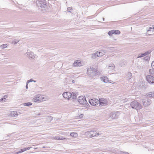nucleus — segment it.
I'll list each match as a JSON object with an SVG mask.
<instances>
[{"mask_svg": "<svg viewBox=\"0 0 154 154\" xmlns=\"http://www.w3.org/2000/svg\"><path fill=\"white\" fill-rule=\"evenodd\" d=\"M97 73V70L95 68L90 66L87 69V74L89 76L93 77Z\"/></svg>", "mask_w": 154, "mask_h": 154, "instance_id": "obj_1", "label": "nucleus"}, {"mask_svg": "<svg viewBox=\"0 0 154 154\" xmlns=\"http://www.w3.org/2000/svg\"><path fill=\"white\" fill-rule=\"evenodd\" d=\"M131 106L132 108L137 110L140 109L142 108L141 105L136 100H134L131 103Z\"/></svg>", "mask_w": 154, "mask_h": 154, "instance_id": "obj_2", "label": "nucleus"}, {"mask_svg": "<svg viewBox=\"0 0 154 154\" xmlns=\"http://www.w3.org/2000/svg\"><path fill=\"white\" fill-rule=\"evenodd\" d=\"M36 5L38 7H40L42 8H45L47 7V3L44 0H37L35 2Z\"/></svg>", "mask_w": 154, "mask_h": 154, "instance_id": "obj_3", "label": "nucleus"}, {"mask_svg": "<svg viewBox=\"0 0 154 154\" xmlns=\"http://www.w3.org/2000/svg\"><path fill=\"white\" fill-rule=\"evenodd\" d=\"M86 134L87 135H90V138H92L94 137L98 136L100 134L99 133H97L96 131H87L86 132Z\"/></svg>", "mask_w": 154, "mask_h": 154, "instance_id": "obj_4", "label": "nucleus"}, {"mask_svg": "<svg viewBox=\"0 0 154 154\" xmlns=\"http://www.w3.org/2000/svg\"><path fill=\"white\" fill-rule=\"evenodd\" d=\"M89 103L91 105L96 106L99 103L100 101L99 100L97 99L93 98L90 100L89 101Z\"/></svg>", "mask_w": 154, "mask_h": 154, "instance_id": "obj_5", "label": "nucleus"}, {"mask_svg": "<svg viewBox=\"0 0 154 154\" xmlns=\"http://www.w3.org/2000/svg\"><path fill=\"white\" fill-rule=\"evenodd\" d=\"M78 100L79 103L82 104H85L87 102L85 97L83 96L79 97Z\"/></svg>", "mask_w": 154, "mask_h": 154, "instance_id": "obj_6", "label": "nucleus"}, {"mask_svg": "<svg viewBox=\"0 0 154 154\" xmlns=\"http://www.w3.org/2000/svg\"><path fill=\"white\" fill-rule=\"evenodd\" d=\"M146 79L148 82L149 83H154V77L152 75H147L146 77Z\"/></svg>", "mask_w": 154, "mask_h": 154, "instance_id": "obj_7", "label": "nucleus"}, {"mask_svg": "<svg viewBox=\"0 0 154 154\" xmlns=\"http://www.w3.org/2000/svg\"><path fill=\"white\" fill-rule=\"evenodd\" d=\"M103 54L102 53V52L100 51L98 52L97 51L95 53L92 54L91 57L92 59H94L98 57L102 56Z\"/></svg>", "mask_w": 154, "mask_h": 154, "instance_id": "obj_8", "label": "nucleus"}, {"mask_svg": "<svg viewBox=\"0 0 154 154\" xmlns=\"http://www.w3.org/2000/svg\"><path fill=\"white\" fill-rule=\"evenodd\" d=\"M119 114L120 112H112L111 113L110 117L112 119H117L118 118Z\"/></svg>", "mask_w": 154, "mask_h": 154, "instance_id": "obj_9", "label": "nucleus"}, {"mask_svg": "<svg viewBox=\"0 0 154 154\" xmlns=\"http://www.w3.org/2000/svg\"><path fill=\"white\" fill-rule=\"evenodd\" d=\"M142 102L143 103V105L145 107L148 106L151 103V100L149 98H147L146 100H143Z\"/></svg>", "mask_w": 154, "mask_h": 154, "instance_id": "obj_10", "label": "nucleus"}, {"mask_svg": "<svg viewBox=\"0 0 154 154\" xmlns=\"http://www.w3.org/2000/svg\"><path fill=\"white\" fill-rule=\"evenodd\" d=\"M25 55H27L28 57L31 59H33L35 58V55L32 52H27L25 53Z\"/></svg>", "mask_w": 154, "mask_h": 154, "instance_id": "obj_11", "label": "nucleus"}, {"mask_svg": "<svg viewBox=\"0 0 154 154\" xmlns=\"http://www.w3.org/2000/svg\"><path fill=\"white\" fill-rule=\"evenodd\" d=\"M100 103H99L100 105L102 106H105L107 104V100L104 98H101L99 100Z\"/></svg>", "mask_w": 154, "mask_h": 154, "instance_id": "obj_12", "label": "nucleus"}, {"mask_svg": "<svg viewBox=\"0 0 154 154\" xmlns=\"http://www.w3.org/2000/svg\"><path fill=\"white\" fill-rule=\"evenodd\" d=\"M63 96L64 98L69 99L71 97V94L70 92H65L63 93Z\"/></svg>", "mask_w": 154, "mask_h": 154, "instance_id": "obj_13", "label": "nucleus"}, {"mask_svg": "<svg viewBox=\"0 0 154 154\" xmlns=\"http://www.w3.org/2000/svg\"><path fill=\"white\" fill-rule=\"evenodd\" d=\"M152 27H149V29L147 31V34L148 35H151L152 34L153 32L154 29V26L152 25Z\"/></svg>", "mask_w": 154, "mask_h": 154, "instance_id": "obj_14", "label": "nucleus"}, {"mask_svg": "<svg viewBox=\"0 0 154 154\" xmlns=\"http://www.w3.org/2000/svg\"><path fill=\"white\" fill-rule=\"evenodd\" d=\"M71 97H72V99H75L76 98L77 95L76 93H75L72 92V93H71Z\"/></svg>", "mask_w": 154, "mask_h": 154, "instance_id": "obj_15", "label": "nucleus"}, {"mask_svg": "<svg viewBox=\"0 0 154 154\" xmlns=\"http://www.w3.org/2000/svg\"><path fill=\"white\" fill-rule=\"evenodd\" d=\"M81 64L79 61L78 60L74 63V65L75 66H80Z\"/></svg>", "mask_w": 154, "mask_h": 154, "instance_id": "obj_16", "label": "nucleus"}, {"mask_svg": "<svg viewBox=\"0 0 154 154\" xmlns=\"http://www.w3.org/2000/svg\"><path fill=\"white\" fill-rule=\"evenodd\" d=\"M77 134L75 132H72L70 133V136L71 137H76L77 136Z\"/></svg>", "mask_w": 154, "mask_h": 154, "instance_id": "obj_17", "label": "nucleus"}, {"mask_svg": "<svg viewBox=\"0 0 154 154\" xmlns=\"http://www.w3.org/2000/svg\"><path fill=\"white\" fill-rule=\"evenodd\" d=\"M53 120V117L51 116H48L46 118V120L47 121L51 122Z\"/></svg>", "mask_w": 154, "mask_h": 154, "instance_id": "obj_18", "label": "nucleus"}, {"mask_svg": "<svg viewBox=\"0 0 154 154\" xmlns=\"http://www.w3.org/2000/svg\"><path fill=\"white\" fill-rule=\"evenodd\" d=\"M113 33L115 34H119L120 33V31L117 30H113Z\"/></svg>", "mask_w": 154, "mask_h": 154, "instance_id": "obj_19", "label": "nucleus"}, {"mask_svg": "<svg viewBox=\"0 0 154 154\" xmlns=\"http://www.w3.org/2000/svg\"><path fill=\"white\" fill-rule=\"evenodd\" d=\"M19 40H17L16 39H14L12 42V44L15 45L17 44L18 42L19 41Z\"/></svg>", "mask_w": 154, "mask_h": 154, "instance_id": "obj_20", "label": "nucleus"}, {"mask_svg": "<svg viewBox=\"0 0 154 154\" xmlns=\"http://www.w3.org/2000/svg\"><path fill=\"white\" fill-rule=\"evenodd\" d=\"M147 96L148 97H154V92L147 95Z\"/></svg>", "mask_w": 154, "mask_h": 154, "instance_id": "obj_21", "label": "nucleus"}, {"mask_svg": "<svg viewBox=\"0 0 154 154\" xmlns=\"http://www.w3.org/2000/svg\"><path fill=\"white\" fill-rule=\"evenodd\" d=\"M149 72L150 74L154 76V69H149Z\"/></svg>", "mask_w": 154, "mask_h": 154, "instance_id": "obj_22", "label": "nucleus"}, {"mask_svg": "<svg viewBox=\"0 0 154 154\" xmlns=\"http://www.w3.org/2000/svg\"><path fill=\"white\" fill-rule=\"evenodd\" d=\"M132 74L131 72H128L127 74V78L130 79L132 77Z\"/></svg>", "mask_w": 154, "mask_h": 154, "instance_id": "obj_23", "label": "nucleus"}, {"mask_svg": "<svg viewBox=\"0 0 154 154\" xmlns=\"http://www.w3.org/2000/svg\"><path fill=\"white\" fill-rule=\"evenodd\" d=\"M115 67V65L113 63L110 64L109 65L108 68L112 67V69H114Z\"/></svg>", "mask_w": 154, "mask_h": 154, "instance_id": "obj_24", "label": "nucleus"}, {"mask_svg": "<svg viewBox=\"0 0 154 154\" xmlns=\"http://www.w3.org/2000/svg\"><path fill=\"white\" fill-rule=\"evenodd\" d=\"M150 59V57L149 56H147L144 58V60L146 61L149 60Z\"/></svg>", "mask_w": 154, "mask_h": 154, "instance_id": "obj_25", "label": "nucleus"}, {"mask_svg": "<svg viewBox=\"0 0 154 154\" xmlns=\"http://www.w3.org/2000/svg\"><path fill=\"white\" fill-rule=\"evenodd\" d=\"M7 44H4L1 45L0 47L2 49H3L7 47Z\"/></svg>", "mask_w": 154, "mask_h": 154, "instance_id": "obj_26", "label": "nucleus"}, {"mask_svg": "<svg viewBox=\"0 0 154 154\" xmlns=\"http://www.w3.org/2000/svg\"><path fill=\"white\" fill-rule=\"evenodd\" d=\"M24 104L25 106H30L32 104V103L30 102H28V103H24Z\"/></svg>", "mask_w": 154, "mask_h": 154, "instance_id": "obj_27", "label": "nucleus"}, {"mask_svg": "<svg viewBox=\"0 0 154 154\" xmlns=\"http://www.w3.org/2000/svg\"><path fill=\"white\" fill-rule=\"evenodd\" d=\"M144 56H145V55H144V53L141 54H139L138 55V56L137 57V58H140V57H143Z\"/></svg>", "mask_w": 154, "mask_h": 154, "instance_id": "obj_28", "label": "nucleus"}, {"mask_svg": "<svg viewBox=\"0 0 154 154\" xmlns=\"http://www.w3.org/2000/svg\"><path fill=\"white\" fill-rule=\"evenodd\" d=\"M24 152V151H23V149H21L20 150V151L16 152L15 153H16V154H19V153H21L22 152Z\"/></svg>", "mask_w": 154, "mask_h": 154, "instance_id": "obj_29", "label": "nucleus"}, {"mask_svg": "<svg viewBox=\"0 0 154 154\" xmlns=\"http://www.w3.org/2000/svg\"><path fill=\"white\" fill-rule=\"evenodd\" d=\"M113 30H112L110 31H109L108 32V35H112V34H113Z\"/></svg>", "mask_w": 154, "mask_h": 154, "instance_id": "obj_30", "label": "nucleus"}, {"mask_svg": "<svg viewBox=\"0 0 154 154\" xmlns=\"http://www.w3.org/2000/svg\"><path fill=\"white\" fill-rule=\"evenodd\" d=\"M151 51H148L144 53L145 56L149 54Z\"/></svg>", "mask_w": 154, "mask_h": 154, "instance_id": "obj_31", "label": "nucleus"}, {"mask_svg": "<svg viewBox=\"0 0 154 154\" xmlns=\"http://www.w3.org/2000/svg\"><path fill=\"white\" fill-rule=\"evenodd\" d=\"M27 83H28L29 82H36V81H35V80H34L33 79H31L27 81Z\"/></svg>", "mask_w": 154, "mask_h": 154, "instance_id": "obj_32", "label": "nucleus"}, {"mask_svg": "<svg viewBox=\"0 0 154 154\" xmlns=\"http://www.w3.org/2000/svg\"><path fill=\"white\" fill-rule=\"evenodd\" d=\"M38 97H36L34 98V102H37L38 101L39 102V100L38 99Z\"/></svg>", "mask_w": 154, "mask_h": 154, "instance_id": "obj_33", "label": "nucleus"}, {"mask_svg": "<svg viewBox=\"0 0 154 154\" xmlns=\"http://www.w3.org/2000/svg\"><path fill=\"white\" fill-rule=\"evenodd\" d=\"M30 148H31L30 147H26V148H24L23 149V151L24 152V151H26V150H27L29 149Z\"/></svg>", "mask_w": 154, "mask_h": 154, "instance_id": "obj_34", "label": "nucleus"}, {"mask_svg": "<svg viewBox=\"0 0 154 154\" xmlns=\"http://www.w3.org/2000/svg\"><path fill=\"white\" fill-rule=\"evenodd\" d=\"M68 139V138L63 137L62 136H60V140H67Z\"/></svg>", "mask_w": 154, "mask_h": 154, "instance_id": "obj_35", "label": "nucleus"}, {"mask_svg": "<svg viewBox=\"0 0 154 154\" xmlns=\"http://www.w3.org/2000/svg\"><path fill=\"white\" fill-rule=\"evenodd\" d=\"M101 52H102V53H103V55L104 54V53H105L106 52V51L105 50H100Z\"/></svg>", "mask_w": 154, "mask_h": 154, "instance_id": "obj_36", "label": "nucleus"}, {"mask_svg": "<svg viewBox=\"0 0 154 154\" xmlns=\"http://www.w3.org/2000/svg\"><path fill=\"white\" fill-rule=\"evenodd\" d=\"M60 136L55 137H54V139L57 140H60Z\"/></svg>", "mask_w": 154, "mask_h": 154, "instance_id": "obj_37", "label": "nucleus"}, {"mask_svg": "<svg viewBox=\"0 0 154 154\" xmlns=\"http://www.w3.org/2000/svg\"><path fill=\"white\" fill-rule=\"evenodd\" d=\"M5 97H4V98H2L0 99V101H2V102H3V101H5Z\"/></svg>", "mask_w": 154, "mask_h": 154, "instance_id": "obj_38", "label": "nucleus"}, {"mask_svg": "<svg viewBox=\"0 0 154 154\" xmlns=\"http://www.w3.org/2000/svg\"><path fill=\"white\" fill-rule=\"evenodd\" d=\"M151 66L152 68L151 69H154V64L153 63H151Z\"/></svg>", "mask_w": 154, "mask_h": 154, "instance_id": "obj_39", "label": "nucleus"}, {"mask_svg": "<svg viewBox=\"0 0 154 154\" xmlns=\"http://www.w3.org/2000/svg\"><path fill=\"white\" fill-rule=\"evenodd\" d=\"M112 48H111L110 47H108L106 48L108 50H111V49Z\"/></svg>", "mask_w": 154, "mask_h": 154, "instance_id": "obj_40", "label": "nucleus"}, {"mask_svg": "<svg viewBox=\"0 0 154 154\" xmlns=\"http://www.w3.org/2000/svg\"><path fill=\"white\" fill-rule=\"evenodd\" d=\"M83 116H84L83 114H81L79 115V117L80 118H82L83 117Z\"/></svg>", "mask_w": 154, "mask_h": 154, "instance_id": "obj_41", "label": "nucleus"}, {"mask_svg": "<svg viewBox=\"0 0 154 154\" xmlns=\"http://www.w3.org/2000/svg\"><path fill=\"white\" fill-rule=\"evenodd\" d=\"M72 9V8L71 7H69L67 8V10L69 11H70V10Z\"/></svg>", "mask_w": 154, "mask_h": 154, "instance_id": "obj_42", "label": "nucleus"}, {"mask_svg": "<svg viewBox=\"0 0 154 154\" xmlns=\"http://www.w3.org/2000/svg\"><path fill=\"white\" fill-rule=\"evenodd\" d=\"M28 83H27V82H26V89H27L28 88Z\"/></svg>", "mask_w": 154, "mask_h": 154, "instance_id": "obj_43", "label": "nucleus"}, {"mask_svg": "<svg viewBox=\"0 0 154 154\" xmlns=\"http://www.w3.org/2000/svg\"><path fill=\"white\" fill-rule=\"evenodd\" d=\"M14 116L15 117H16L17 116V113L14 114Z\"/></svg>", "mask_w": 154, "mask_h": 154, "instance_id": "obj_44", "label": "nucleus"}, {"mask_svg": "<svg viewBox=\"0 0 154 154\" xmlns=\"http://www.w3.org/2000/svg\"><path fill=\"white\" fill-rule=\"evenodd\" d=\"M125 153L126 154H130L128 153L127 152H125Z\"/></svg>", "mask_w": 154, "mask_h": 154, "instance_id": "obj_45", "label": "nucleus"}, {"mask_svg": "<svg viewBox=\"0 0 154 154\" xmlns=\"http://www.w3.org/2000/svg\"><path fill=\"white\" fill-rule=\"evenodd\" d=\"M72 82H73V83H75V80H73L72 81Z\"/></svg>", "mask_w": 154, "mask_h": 154, "instance_id": "obj_46", "label": "nucleus"}, {"mask_svg": "<svg viewBox=\"0 0 154 154\" xmlns=\"http://www.w3.org/2000/svg\"><path fill=\"white\" fill-rule=\"evenodd\" d=\"M103 21H104V18H103Z\"/></svg>", "mask_w": 154, "mask_h": 154, "instance_id": "obj_47", "label": "nucleus"}, {"mask_svg": "<svg viewBox=\"0 0 154 154\" xmlns=\"http://www.w3.org/2000/svg\"><path fill=\"white\" fill-rule=\"evenodd\" d=\"M41 114L40 113L38 114V116L40 115Z\"/></svg>", "mask_w": 154, "mask_h": 154, "instance_id": "obj_48", "label": "nucleus"}, {"mask_svg": "<svg viewBox=\"0 0 154 154\" xmlns=\"http://www.w3.org/2000/svg\"><path fill=\"white\" fill-rule=\"evenodd\" d=\"M103 81L104 82H106L105 81V79Z\"/></svg>", "mask_w": 154, "mask_h": 154, "instance_id": "obj_49", "label": "nucleus"}, {"mask_svg": "<svg viewBox=\"0 0 154 154\" xmlns=\"http://www.w3.org/2000/svg\"><path fill=\"white\" fill-rule=\"evenodd\" d=\"M152 63H153L154 64V61H152Z\"/></svg>", "mask_w": 154, "mask_h": 154, "instance_id": "obj_50", "label": "nucleus"}, {"mask_svg": "<svg viewBox=\"0 0 154 154\" xmlns=\"http://www.w3.org/2000/svg\"><path fill=\"white\" fill-rule=\"evenodd\" d=\"M144 88L146 89V86H145V87Z\"/></svg>", "mask_w": 154, "mask_h": 154, "instance_id": "obj_51", "label": "nucleus"}]
</instances>
